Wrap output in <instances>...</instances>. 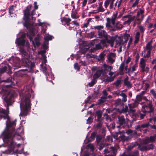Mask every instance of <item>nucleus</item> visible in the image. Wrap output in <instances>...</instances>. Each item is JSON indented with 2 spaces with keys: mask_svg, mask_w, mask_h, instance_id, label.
Listing matches in <instances>:
<instances>
[{
  "mask_svg": "<svg viewBox=\"0 0 156 156\" xmlns=\"http://www.w3.org/2000/svg\"><path fill=\"white\" fill-rule=\"evenodd\" d=\"M34 9L31 12L30 10L32 7V5L30 4L27 6L26 9L23 11V20L24 21L23 26L26 27L27 29L30 30L32 27V24L30 23V20H33L34 17L33 16L36 13L35 10L37 9L38 6L37 5V2H34Z\"/></svg>",
  "mask_w": 156,
  "mask_h": 156,
  "instance_id": "1",
  "label": "nucleus"
},
{
  "mask_svg": "<svg viewBox=\"0 0 156 156\" xmlns=\"http://www.w3.org/2000/svg\"><path fill=\"white\" fill-rule=\"evenodd\" d=\"M31 95L29 91L26 92L23 95L21 98V102L20 103V107L21 112L20 116H26L28 114V112L31 108V100L30 99Z\"/></svg>",
  "mask_w": 156,
  "mask_h": 156,
  "instance_id": "2",
  "label": "nucleus"
},
{
  "mask_svg": "<svg viewBox=\"0 0 156 156\" xmlns=\"http://www.w3.org/2000/svg\"><path fill=\"white\" fill-rule=\"evenodd\" d=\"M16 95L15 92L11 91H6L4 94L3 102L6 107V110H9V107L12 106L14 102V97Z\"/></svg>",
  "mask_w": 156,
  "mask_h": 156,
  "instance_id": "3",
  "label": "nucleus"
},
{
  "mask_svg": "<svg viewBox=\"0 0 156 156\" xmlns=\"http://www.w3.org/2000/svg\"><path fill=\"white\" fill-rule=\"evenodd\" d=\"M98 37L102 38L100 41L101 44L104 46H106V44H112L114 42L113 38L108 35L105 30H99L98 31Z\"/></svg>",
  "mask_w": 156,
  "mask_h": 156,
  "instance_id": "4",
  "label": "nucleus"
},
{
  "mask_svg": "<svg viewBox=\"0 0 156 156\" xmlns=\"http://www.w3.org/2000/svg\"><path fill=\"white\" fill-rule=\"evenodd\" d=\"M15 131V129L12 128V130L11 131L9 129H7L4 135V141L7 143L9 148L10 150H12L15 147L16 144L13 140V138H11L12 135L14 134L13 132Z\"/></svg>",
  "mask_w": 156,
  "mask_h": 156,
  "instance_id": "5",
  "label": "nucleus"
},
{
  "mask_svg": "<svg viewBox=\"0 0 156 156\" xmlns=\"http://www.w3.org/2000/svg\"><path fill=\"white\" fill-rule=\"evenodd\" d=\"M105 135L99 134L96 136V142L97 145L99 146V149L100 150H101L104 147H106L108 145L109 143L106 142V140L104 139Z\"/></svg>",
  "mask_w": 156,
  "mask_h": 156,
  "instance_id": "6",
  "label": "nucleus"
},
{
  "mask_svg": "<svg viewBox=\"0 0 156 156\" xmlns=\"http://www.w3.org/2000/svg\"><path fill=\"white\" fill-rule=\"evenodd\" d=\"M104 156H116L117 153V149L116 147H108L104 150Z\"/></svg>",
  "mask_w": 156,
  "mask_h": 156,
  "instance_id": "7",
  "label": "nucleus"
},
{
  "mask_svg": "<svg viewBox=\"0 0 156 156\" xmlns=\"http://www.w3.org/2000/svg\"><path fill=\"white\" fill-rule=\"evenodd\" d=\"M11 67L8 64H5L4 66H2L0 68V73L2 74L7 71V73L9 74L12 73V71H11Z\"/></svg>",
  "mask_w": 156,
  "mask_h": 156,
  "instance_id": "8",
  "label": "nucleus"
},
{
  "mask_svg": "<svg viewBox=\"0 0 156 156\" xmlns=\"http://www.w3.org/2000/svg\"><path fill=\"white\" fill-rule=\"evenodd\" d=\"M118 121L117 122V123L119 124V125L117 126V128H119L121 126L125 125L126 123V121L123 115L119 116L118 117Z\"/></svg>",
  "mask_w": 156,
  "mask_h": 156,
  "instance_id": "9",
  "label": "nucleus"
},
{
  "mask_svg": "<svg viewBox=\"0 0 156 156\" xmlns=\"http://www.w3.org/2000/svg\"><path fill=\"white\" fill-rule=\"evenodd\" d=\"M123 27L122 24L120 23L119 22H118L115 23L114 25H113L112 31H115L116 30H121Z\"/></svg>",
  "mask_w": 156,
  "mask_h": 156,
  "instance_id": "10",
  "label": "nucleus"
},
{
  "mask_svg": "<svg viewBox=\"0 0 156 156\" xmlns=\"http://www.w3.org/2000/svg\"><path fill=\"white\" fill-rule=\"evenodd\" d=\"M15 43L18 46H23L25 45V41L24 39L17 38L16 40Z\"/></svg>",
  "mask_w": 156,
  "mask_h": 156,
  "instance_id": "11",
  "label": "nucleus"
},
{
  "mask_svg": "<svg viewBox=\"0 0 156 156\" xmlns=\"http://www.w3.org/2000/svg\"><path fill=\"white\" fill-rule=\"evenodd\" d=\"M103 66L104 68V69H101L102 72V74L103 75H104L105 74L107 73L108 72L107 71V69L106 68H108V69H110V70H112L113 69V67L111 66H108L106 64H104L103 65Z\"/></svg>",
  "mask_w": 156,
  "mask_h": 156,
  "instance_id": "12",
  "label": "nucleus"
},
{
  "mask_svg": "<svg viewBox=\"0 0 156 156\" xmlns=\"http://www.w3.org/2000/svg\"><path fill=\"white\" fill-rule=\"evenodd\" d=\"M115 53L112 52L110 53L107 56L108 59L111 64H113L115 61V60L112 58V57H115Z\"/></svg>",
  "mask_w": 156,
  "mask_h": 156,
  "instance_id": "13",
  "label": "nucleus"
},
{
  "mask_svg": "<svg viewBox=\"0 0 156 156\" xmlns=\"http://www.w3.org/2000/svg\"><path fill=\"white\" fill-rule=\"evenodd\" d=\"M106 54L104 52L101 53L98 56H96V59L98 62L103 61L105 59V57Z\"/></svg>",
  "mask_w": 156,
  "mask_h": 156,
  "instance_id": "14",
  "label": "nucleus"
},
{
  "mask_svg": "<svg viewBox=\"0 0 156 156\" xmlns=\"http://www.w3.org/2000/svg\"><path fill=\"white\" fill-rule=\"evenodd\" d=\"M107 22L106 24V27L107 28L108 30H109L110 31H112V29L113 28V25L112 26L111 25V22L110 21V18H108L106 19Z\"/></svg>",
  "mask_w": 156,
  "mask_h": 156,
  "instance_id": "15",
  "label": "nucleus"
},
{
  "mask_svg": "<svg viewBox=\"0 0 156 156\" xmlns=\"http://www.w3.org/2000/svg\"><path fill=\"white\" fill-rule=\"evenodd\" d=\"M102 74V72L101 69L97 70L95 73L94 74L93 77L95 79L98 78Z\"/></svg>",
  "mask_w": 156,
  "mask_h": 156,
  "instance_id": "16",
  "label": "nucleus"
},
{
  "mask_svg": "<svg viewBox=\"0 0 156 156\" xmlns=\"http://www.w3.org/2000/svg\"><path fill=\"white\" fill-rule=\"evenodd\" d=\"M98 123L96 125H94V127L95 130L100 129L102 127L103 124V122L101 120H100L99 121H97Z\"/></svg>",
  "mask_w": 156,
  "mask_h": 156,
  "instance_id": "17",
  "label": "nucleus"
},
{
  "mask_svg": "<svg viewBox=\"0 0 156 156\" xmlns=\"http://www.w3.org/2000/svg\"><path fill=\"white\" fill-rule=\"evenodd\" d=\"M125 65L124 62H122L119 68V75H122L124 74L123 71L124 69Z\"/></svg>",
  "mask_w": 156,
  "mask_h": 156,
  "instance_id": "18",
  "label": "nucleus"
},
{
  "mask_svg": "<svg viewBox=\"0 0 156 156\" xmlns=\"http://www.w3.org/2000/svg\"><path fill=\"white\" fill-rule=\"evenodd\" d=\"M114 105L115 107H117L119 106H123L124 104L121 99L119 98L115 101Z\"/></svg>",
  "mask_w": 156,
  "mask_h": 156,
  "instance_id": "19",
  "label": "nucleus"
},
{
  "mask_svg": "<svg viewBox=\"0 0 156 156\" xmlns=\"http://www.w3.org/2000/svg\"><path fill=\"white\" fill-rule=\"evenodd\" d=\"M148 105V108H149V110L147 111V113H150L153 112L154 111V108L153 107V105L151 101H149V103L147 104Z\"/></svg>",
  "mask_w": 156,
  "mask_h": 156,
  "instance_id": "20",
  "label": "nucleus"
},
{
  "mask_svg": "<svg viewBox=\"0 0 156 156\" xmlns=\"http://www.w3.org/2000/svg\"><path fill=\"white\" fill-rule=\"evenodd\" d=\"M152 43L153 41L152 40L147 43L146 46V48L147 50L151 51L153 48V46L152 45Z\"/></svg>",
  "mask_w": 156,
  "mask_h": 156,
  "instance_id": "21",
  "label": "nucleus"
},
{
  "mask_svg": "<svg viewBox=\"0 0 156 156\" xmlns=\"http://www.w3.org/2000/svg\"><path fill=\"white\" fill-rule=\"evenodd\" d=\"M107 98L106 97L102 96L101 98L98 100L97 105H100L106 101V99Z\"/></svg>",
  "mask_w": 156,
  "mask_h": 156,
  "instance_id": "22",
  "label": "nucleus"
},
{
  "mask_svg": "<svg viewBox=\"0 0 156 156\" xmlns=\"http://www.w3.org/2000/svg\"><path fill=\"white\" fill-rule=\"evenodd\" d=\"M139 103L136 100L134 101V102L132 104L129 105V107L130 110L132 111V108H134L136 107L138 105Z\"/></svg>",
  "mask_w": 156,
  "mask_h": 156,
  "instance_id": "23",
  "label": "nucleus"
},
{
  "mask_svg": "<svg viewBox=\"0 0 156 156\" xmlns=\"http://www.w3.org/2000/svg\"><path fill=\"white\" fill-rule=\"evenodd\" d=\"M119 141H122L124 142L126 141H127L128 140V138L126 137L125 135L123 134H121V133L119 136Z\"/></svg>",
  "mask_w": 156,
  "mask_h": 156,
  "instance_id": "24",
  "label": "nucleus"
},
{
  "mask_svg": "<svg viewBox=\"0 0 156 156\" xmlns=\"http://www.w3.org/2000/svg\"><path fill=\"white\" fill-rule=\"evenodd\" d=\"M138 148L141 151H147L146 145L142 146L140 144H138Z\"/></svg>",
  "mask_w": 156,
  "mask_h": 156,
  "instance_id": "25",
  "label": "nucleus"
},
{
  "mask_svg": "<svg viewBox=\"0 0 156 156\" xmlns=\"http://www.w3.org/2000/svg\"><path fill=\"white\" fill-rule=\"evenodd\" d=\"M135 18V16H134L133 17L130 16L129 19L126 21H125L124 23L123 24L125 25L126 24H127L128 25L130 24L132 21H133Z\"/></svg>",
  "mask_w": 156,
  "mask_h": 156,
  "instance_id": "26",
  "label": "nucleus"
},
{
  "mask_svg": "<svg viewBox=\"0 0 156 156\" xmlns=\"http://www.w3.org/2000/svg\"><path fill=\"white\" fill-rule=\"evenodd\" d=\"M22 61L23 63L25 64L27 66H29L30 64H32L30 61L27 58H23L22 59Z\"/></svg>",
  "mask_w": 156,
  "mask_h": 156,
  "instance_id": "27",
  "label": "nucleus"
},
{
  "mask_svg": "<svg viewBox=\"0 0 156 156\" xmlns=\"http://www.w3.org/2000/svg\"><path fill=\"white\" fill-rule=\"evenodd\" d=\"M96 115L97 117L96 121H99L102 116V112L100 110H98L96 112Z\"/></svg>",
  "mask_w": 156,
  "mask_h": 156,
  "instance_id": "28",
  "label": "nucleus"
},
{
  "mask_svg": "<svg viewBox=\"0 0 156 156\" xmlns=\"http://www.w3.org/2000/svg\"><path fill=\"white\" fill-rule=\"evenodd\" d=\"M14 79L12 78L11 76H9L6 80H3L2 82L6 83H11V84H12L13 83Z\"/></svg>",
  "mask_w": 156,
  "mask_h": 156,
  "instance_id": "29",
  "label": "nucleus"
},
{
  "mask_svg": "<svg viewBox=\"0 0 156 156\" xmlns=\"http://www.w3.org/2000/svg\"><path fill=\"white\" fill-rule=\"evenodd\" d=\"M138 144L137 143H132L130 145L128 146L127 149L128 150H130L134 147L138 145Z\"/></svg>",
  "mask_w": 156,
  "mask_h": 156,
  "instance_id": "30",
  "label": "nucleus"
},
{
  "mask_svg": "<svg viewBox=\"0 0 156 156\" xmlns=\"http://www.w3.org/2000/svg\"><path fill=\"white\" fill-rule=\"evenodd\" d=\"M147 148V151L150 150H152L154 149L155 147L154 145L153 144H147L146 145Z\"/></svg>",
  "mask_w": 156,
  "mask_h": 156,
  "instance_id": "31",
  "label": "nucleus"
},
{
  "mask_svg": "<svg viewBox=\"0 0 156 156\" xmlns=\"http://www.w3.org/2000/svg\"><path fill=\"white\" fill-rule=\"evenodd\" d=\"M140 35V33L139 32H137L136 33V35L135 37V40L134 41V43L136 44L138 43V41L139 40V37Z\"/></svg>",
  "mask_w": 156,
  "mask_h": 156,
  "instance_id": "32",
  "label": "nucleus"
},
{
  "mask_svg": "<svg viewBox=\"0 0 156 156\" xmlns=\"http://www.w3.org/2000/svg\"><path fill=\"white\" fill-rule=\"evenodd\" d=\"M156 140V134L153 136H151L149 137V140L151 143L154 142Z\"/></svg>",
  "mask_w": 156,
  "mask_h": 156,
  "instance_id": "33",
  "label": "nucleus"
},
{
  "mask_svg": "<svg viewBox=\"0 0 156 156\" xmlns=\"http://www.w3.org/2000/svg\"><path fill=\"white\" fill-rule=\"evenodd\" d=\"M62 21L65 22V23H69L71 21L70 18H67L66 17H63L62 18Z\"/></svg>",
  "mask_w": 156,
  "mask_h": 156,
  "instance_id": "34",
  "label": "nucleus"
},
{
  "mask_svg": "<svg viewBox=\"0 0 156 156\" xmlns=\"http://www.w3.org/2000/svg\"><path fill=\"white\" fill-rule=\"evenodd\" d=\"M103 2H101L98 9L99 12H103L104 11V9L102 6Z\"/></svg>",
  "mask_w": 156,
  "mask_h": 156,
  "instance_id": "35",
  "label": "nucleus"
},
{
  "mask_svg": "<svg viewBox=\"0 0 156 156\" xmlns=\"http://www.w3.org/2000/svg\"><path fill=\"white\" fill-rule=\"evenodd\" d=\"M139 154V151L137 150H136L132 153L129 154H128V156H138Z\"/></svg>",
  "mask_w": 156,
  "mask_h": 156,
  "instance_id": "36",
  "label": "nucleus"
},
{
  "mask_svg": "<svg viewBox=\"0 0 156 156\" xmlns=\"http://www.w3.org/2000/svg\"><path fill=\"white\" fill-rule=\"evenodd\" d=\"M139 154V151L137 150H136L132 153L129 154H128V156H138Z\"/></svg>",
  "mask_w": 156,
  "mask_h": 156,
  "instance_id": "37",
  "label": "nucleus"
},
{
  "mask_svg": "<svg viewBox=\"0 0 156 156\" xmlns=\"http://www.w3.org/2000/svg\"><path fill=\"white\" fill-rule=\"evenodd\" d=\"M106 140V142H108L110 144V143H112L113 142V139L112 137L111 136H108L106 139H105Z\"/></svg>",
  "mask_w": 156,
  "mask_h": 156,
  "instance_id": "38",
  "label": "nucleus"
},
{
  "mask_svg": "<svg viewBox=\"0 0 156 156\" xmlns=\"http://www.w3.org/2000/svg\"><path fill=\"white\" fill-rule=\"evenodd\" d=\"M71 16L72 18L75 19H77L79 18V16L77 15V13L73 11L71 14Z\"/></svg>",
  "mask_w": 156,
  "mask_h": 156,
  "instance_id": "39",
  "label": "nucleus"
},
{
  "mask_svg": "<svg viewBox=\"0 0 156 156\" xmlns=\"http://www.w3.org/2000/svg\"><path fill=\"white\" fill-rule=\"evenodd\" d=\"M14 5H12L10 6L9 8V12L10 15L13 14V11L14 10Z\"/></svg>",
  "mask_w": 156,
  "mask_h": 156,
  "instance_id": "40",
  "label": "nucleus"
},
{
  "mask_svg": "<svg viewBox=\"0 0 156 156\" xmlns=\"http://www.w3.org/2000/svg\"><path fill=\"white\" fill-rule=\"evenodd\" d=\"M146 64H140V67L141 69L140 72L142 73L145 71V67Z\"/></svg>",
  "mask_w": 156,
  "mask_h": 156,
  "instance_id": "41",
  "label": "nucleus"
},
{
  "mask_svg": "<svg viewBox=\"0 0 156 156\" xmlns=\"http://www.w3.org/2000/svg\"><path fill=\"white\" fill-rule=\"evenodd\" d=\"M115 76H114L113 77H108L105 80V82H111L114 80V79Z\"/></svg>",
  "mask_w": 156,
  "mask_h": 156,
  "instance_id": "42",
  "label": "nucleus"
},
{
  "mask_svg": "<svg viewBox=\"0 0 156 156\" xmlns=\"http://www.w3.org/2000/svg\"><path fill=\"white\" fill-rule=\"evenodd\" d=\"M16 125V123L15 121H13L11 122L10 121L9 123L7 124L6 126L7 127L10 128Z\"/></svg>",
  "mask_w": 156,
  "mask_h": 156,
  "instance_id": "43",
  "label": "nucleus"
},
{
  "mask_svg": "<svg viewBox=\"0 0 156 156\" xmlns=\"http://www.w3.org/2000/svg\"><path fill=\"white\" fill-rule=\"evenodd\" d=\"M122 83L121 80H117L114 83V84L116 87H118Z\"/></svg>",
  "mask_w": 156,
  "mask_h": 156,
  "instance_id": "44",
  "label": "nucleus"
},
{
  "mask_svg": "<svg viewBox=\"0 0 156 156\" xmlns=\"http://www.w3.org/2000/svg\"><path fill=\"white\" fill-rule=\"evenodd\" d=\"M130 37V35L128 34H125L123 36V38L125 39L124 42L126 43L128 41L129 38Z\"/></svg>",
  "mask_w": 156,
  "mask_h": 156,
  "instance_id": "45",
  "label": "nucleus"
},
{
  "mask_svg": "<svg viewBox=\"0 0 156 156\" xmlns=\"http://www.w3.org/2000/svg\"><path fill=\"white\" fill-rule=\"evenodd\" d=\"M97 134V133L94 132H93L91 134L90 138L92 140H94L95 137H96V135Z\"/></svg>",
  "mask_w": 156,
  "mask_h": 156,
  "instance_id": "46",
  "label": "nucleus"
},
{
  "mask_svg": "<svg viewBox=\"0 0 156 156\" xmlns=\"http://www.w3.org/2000/svg\"><path fill=\"white\" fill-rule=\"evenodd\" d=\"M94 29L98 30H102L101 29H103L104 27L102 25H98L94 26Z\"/></svg>",
  "mask_w": 156,
  "mask_h": 156,
  "instance_id": "47",
  "label": "nucleus"
},
{
  "mask_svg": "<svg viewBox=\"0 0 156 156\" xmlns=\"http://www.w3.org/2000/svg\"><path fill=\"white\" fill-rule=\"evenodd\" d=\"M150 93L152 94L154 98L156 99V91L154 89H152L150 90Z\"/></svg>",
  "mask_w": 156,
  "mask_h": 156,
  "instance_id": "48",
  "label": "nucleus"
},
{
  "mask_svg": "<svg viewBox=\"0 0 156 156\" xmlns=\"http://www.w3.org/2000/svg\"><path fill=\"white\" fill-rule=\"evenodd\" d=\"M121 133H116L114 134L113 136L114 138L116 140H118L119 139V136L120 135Z\"/></svg>",
  "mask_w": 156,
  "mask_h": 156,
  "instance_id": "49",
  "label": "nucleus"
},
{
  "mask_svg": "<svg viewBox=\"0 0 156 156\" xmlns=\"http://www.w3.org/2000/svg\"><path fill=\"white\" fill-rule=\"evenodd\" d=\"M124 85L129 88H131L132 87V84L129 81H127L124 82Z\"/></svg>",
  "mask_w": 156,
  "mask_h": 156,
  "instance_id": "50",
  "label": "nucleus"
},
{
  "mask_svg": "<svg viewBox=\"0 0 156 156\" xmlns=\"http://www.w3.org/2000/svg\"><path fill=\"white\" fill-rule=\"evenodd\" d=\"M96 83L95 80V79H93L92 81L88 83V85L89 87H92Z\"/></svg>",
  "mask_w": 156,
  "mask_h": 156,
  "instance_id": "51",
  "label": "nucleus"
},
{
  "mask_svg": "<svg viewBox=\"0 0 156 156\" xmlns=\"http://www.w3.org/2000/svg\"><path fill=\"white\" fill-rule=\"evenodd\" d=\"M93 118L91 117H89L87 119V123L88 124H91L93 121Z\"/></svg>",
  "mask_w": 156,
  "mask_h": 156,
  "instance_id": "52",
  "label": "nucleus"
},
{
  "mask_svg": "<svg viewBox=\"0 0 156 156\" xmlns=\"http://www.w3.org/2000/svg\"><path fill=\"white\" fill-rule=\"evenodd\" d=\"M142 99V97L141 94L138 95L136 96V100H136V101H137V102H140L141 101Z\"/></svg>",
  "mask_w": 156,
  "mask_h": 156,
  "instance_id": "53",
  "label": "nucleus"
},
{
  "mask_svg": "<svg viewBox=\"0 0 156 156\" xmlns=\"http://www.w3.org/2000/svg\"><path fill=\"white\" fill-rule=\"evenodd\" d=\"M151 51L148 50L147 53L146 55H144V58H149L151 56Z\"/></svg>",
  "mask_w": 156,
  "mask_h": 156,
  "instance_id": "54",
  "label": "nucleus"
},
{
  "mask_svg": "<svg viewBox=\"0 0 156 156\" xmlns=\"http://www.w3.org/2000/svg\"><path fill=\"white\" fill-rule=\"evenodd\" d=\"M150 125H151L149 123H147L141 125V128H147L149 126L150 127Z\"/></svg>",
  "mask_w": 156,
  "mask_h": 156,
  "instance_id": "55",
  "label": "nucleus"
},
{
  "mask_svg": "<svg viewBox=\"0 0 156 156\" xmlns=\"http://www.w3.org/2000/svg\"><path fill=\"white\" fill-rule=\"evenodd\" d=\"M71 23H73V24L76 27H79V23L77 22V20H74Z\"/></svg>",
  "mask_w": 156,
  "mask_h": 156,
  "instance_id": "56",
  "label": "nucleus"
},
{
  "mask_svg": "<svg viewBox=\"0 0 156 156\" xmlns=\"http://www.w3.org/2000/svg\"><path fill=\"white\" fill-rule=\"evenodd\" d=\"M128 107L127 105H126L125 106V107H123L122 109V112H128Z\"/></svg>",
  "mask_w": 156,
  "mask_h": 156,
  "instance_id": "57",
  "label": "nucleus"
},
{
  "mask_svg": "<svg viewBox=\"0 0 156 156\" xmlns=\"http://www.w3.org/2000/svg\"><path fill=\"white\" fill-rule=\"evenodd\" d=\"M102 48V46L100 44H98L95 45V50H98Z\"/></svg>",
  "mask_w": 156,
  "mask_h": 156,
  "instance_id": "58",
  "label": "nucleus"
},
{
  "mask_svg": "<svg viewBox=\"0 0 156 156\" xmlns=\"http://www.w3.org/2000/svg\"><path fill=\"white\" fill-rule=\"evenodd\" d=\"M116 19L113 18V17H112V18H110V21L112 23L113 25H114L115 24V21Z\"/></svg>",
  "mask_w": 156,
  "mask_h": 156,
  "instance_id": "59",
  "label": "nucleus"
},
{
  "mask_svg": "<svg viewBox=\"0 0 156 156\" xmlns=\"http://www.w3.org/2000/svg\"><path fill=\"white\" fill-rule=\"evenodd\" d=\"M109 3H110V0H106L105 2V3H104L105 7L106 8H107V7L108 6Z\"/></svg>",
  "mask_w": 156,
  "mask_h": 156,
  "instance_id": "60",
  "label": "nucleus"
},
{
  "mask_svg": "<svg viewBox=\"0 0 156 156\" xmlns=\"http://www.w3.org/2000/svg\"><path fill=\"white\" fill-rule=\"evenodd\" d=\"M74 68L75 69L79 70L80 69V67L77 63H76L74 64Z\"/></svg>",
  "mask_w": 156,
  "mask_h": 156,
  "instance_id": "61",
  "label": "nucleus"
},
{
  "mask_svg": "<svg viewBox=\"0 0 156 156\" xmlns=\"http://www.w3.org/2000/svg\"><path fill=\"white\" fill-rule=\"evenodd\" d=\"M139 116L141 119H143L145 116L146 115V114L145 113H142L141 112L139 113Z\"/></svg>",
  "mask_w": 156,
  "mask_h": 156,
  "instance_id": "62",
  "label": "nucleus"
},
{
  "mask_svg": "<svg viewBox=\"0 0 156 156\" xmlns=\"http://www.w3.org/2000/svg\"><path fill=\"white\" fill-rule=\"evenodd\" d=\"M151 142L149 140V138L146 139L144 141L143 143L145 145H147L149 143H150Z\"/></svg>",
  "mask_w": 156,
  "mask_h": 156,
  "instance_id": "63",
  "label": "nucleus"
},
{
  "mask_svg": "<svg viewBox=\"0 0 156 156\" xmlns=\"http://www.w3.org/2000/svg\"><path fill=\"white\" fill-rule=\"evenodd\" d=\"M139 0H136L132 5V7H135L139 3Z\"/></svg>",
  "mask_w": 156,
  "mask_h": 156,
  "instance_id": "64",
  "label": "nucleus"
}]
</instances>
